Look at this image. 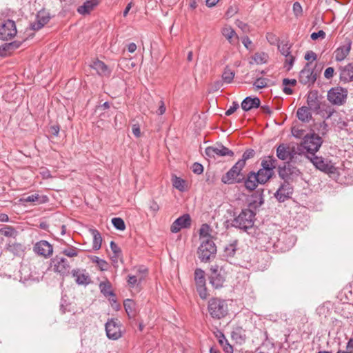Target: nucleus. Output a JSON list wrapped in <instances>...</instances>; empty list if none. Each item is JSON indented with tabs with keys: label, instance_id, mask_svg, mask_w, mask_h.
I'll use <instances>...</instances> for the list:
<instances>
[{
	"label": "nucleus",
	"instance_id": "24",
	"mask_svg": "<svg viewBox=\"0 0 353 353\" xmlns=\"http://www.w3.org/2000/svg\"><path fill=\"white\" fill-rule=\"evenodd\" d=\"M243 181L244 182L245 188L250 191L255 190L259 183V181L254 172H250L246 178L244 176Z\"/></svg>",
	"mask_w": 353,
	"mask_h": 353
},
{
	"label": "nucleus",
	"instance_id": "62",
	"mask_svg": "<svg viewBox=\"0 0 353 353\" xmlns=\"http://www.w3.org/2000/svg\"><path fill=\"white\" fill-rule=\"evenodd\" d=\"M307 61H315L317 59L316 54L312 50L307 51L304 57Z\"/></svg>",
	"mask_w": 353,
	"mask_h": 353
},
{
	"label": "nucleus",
	"instance_id": "57",
	"mask_svg": "<svg viewBox=\"0 0 353 353\" xmlns=\"http://www.w3.org/2000/svg\"><path fill=\"white\" fill-rule=\"evenodd\" d=\"M339 353H353V338L349 339L346 343L345 350H339Z\"/></svg>",
	"mask_w": 353,
	"mask_h": 353
},
{
	"label": "nucleus",
	"instance_id": "27",
	"mask_svg": "<svg viewBox=\"0 0 353 353\" xmlns=\"http://www.w3.org/2000/svg\"><path fill=\"white\" fill-rule=\"evenodd\" d=\"M46 196H39L38 194L23 196L19 199L21 203H34L37 204L44 203L48 201Z\"/></svg>",
	"mask_w": 353,
	"mask_h": 353
},
{
	"label": "nucleus",
	"instance_id": "10",
	"mask_svg": "<svg viewBox=\"0 0 353 353\" xmlns=\"http://www.w3.org/2000/svg\"><path fill=\"white\" fill-rule=\"evenodd\" d=\"M51 266L54 272L65 276L69 274L70 265L68 261L63 256H55L51 260Z\"/></svg>",
	"mask_w": 353,
	"mask_h": 353
},
{
	"label": "nucleus",
	"instance_id": "58",
	"mask_svg": "<svg viewBox=\"0 0 353 353\" xmlns=\"http://www.w3.org/2000/svg\"><path fill=\"white\" fill-rule=\"evenodd\" d=\"M192 170L194 174H201L203 172V166L199 163H194Z\"/></svg>",
	"mask_w": 353,
	"mask_h": 353
},
{
	"label": "nucleus",
	"instance_id": "28",
	"mask_svg": "<svg viewBox=\"0 0 353 353\" xmlns=\"http://www.w3.org/2000/svg\"><path fill=\"white\" fill-rule=\"evenodd\" d=\"M312 110L306 106H302L297 110L296 117L303 123H308L312 119Z\"/></svg>",
	"mask_w": 353,
	"mask_h": 353
},
{
	"label": "nucleus",
	"instance_id": "32",
	"mask_svg": "<svg viewBox=\"0 0 353 353\" xmlns=\"http://www.w3.org/2000/svg\"><path fill=\"white\" fill-rule=\"evenodd\" d=\"M97 4V0H88L77 8V12L82 15L90 14Z\"/></svg>",
	"mask_w": 353,
	"mask_h": 353
},
{
	"label": "nucleus",
	"instance_id": "31",
	"mask_svg": "<svg viewBox=\"0 0 353 353\" xmlns=\"http://www.w3.org/2000/svg\"><path fill=\"white\" fill-rule=\"evenodd\" d=\"M294 170L295 168L292 167L290 162H288L283 167H279V175L285 182H287L290 176L294 174Z\"/></svg>",
	"mask_w": 353,
	"mask_h": 353
},
{
	"label": "nucleus",
	"instance_id": "36",
	"mask_svg": "<svg viewBox=\"0 0 353 353\" xmlns=\"http://www.w3.org/2000/svg\"><path fill=\"white\" fill-rule=\"evenodd\" d=\"M7 250L14 256H21L24 252V246L19 243H9L7 245Z\"/></svg>",
	"mask_w": 353,
	"mask_h": 353
},
{
	"label": "nucleus",
	"instance_id": "45",
	"mask_svg": "<svg viewBox=\"0 0 353 353\" xmlns=\"http://www.w3.org/2000/svg\"><path fill=\"white\" fill-rule=\"evenodd\" d=\"M185 181L183 179L176 176L172 179L173 186L181 192L185 191Z\"/></svg>",
	"mask_w": 353,
	"mask_h": 353
},
{
	"label": "nucleus",
	"instance_id": "16",
	"mask_svg": "<svg viewBox=\"0 0 353 353\" xmlns=\"http://www.w3.org/2000/svg\"><path fill=\"white\" fill-rule=\"evenodd\" d=\"M191 225V218L188 214H183L176 219L171 225L170 231L177 233L181 229L188 228Z\"/></svg>",
	"mask_w": 353,
	"mask_h": 353
},
{
	"label": "nucleus",
	"instance_id": "14",
	"mask_svg": "<svg viewBox=\"0 0 353 353\" xmlns=\"http://www.w3.org/2000/svg\"><path fill=\"white\" fill-rule=\"evenodd\" d=\"M307 103L310 109L312 110L315 113H319L321 108H324L325 102H321L320 101L318 92L311 91L309 92L307 97Z\"/></svg>",
	"mask_w": 353,
	"mask_h": 353
},
{
	"label": "nucleus",
	"instance_id": "51",
	"mask_svg": "<svg viewBox=\"0 0 353 353\" xmlns=\"http://www.w3.org/2000/svg\"><path fill=\"white\" fill-rule=\"evenodd\" d=\"M334 123H335L336 126L338 127L339 129H345L347 126V122L345 119H342L339 113L338 112V117L333 118Z\"/></svg>",
	"mask_w": 353,
	"mask_h": 353
},
{
	"label": "nucleus",
	"instance_id": "56",
	"mask_svg": "<svg viewBox=\"0 0 353 353\" xmlns=\"http://www.w3.org/2000/svg\"><path fill=\"white\" fill-rule=\"evenodd\" d=\"M220 345L222 347L223 351L225 353H233V347L228 343V340H225L223 342L222 341Z\"/></svg>",
	"mask_w": 353,
	"mask_h": 353
},
{
	"label": "nucleus",
	"instance_id": "61",
	"mask_svg": "<svg viewBox=\"0 0 353 353\" xmlns=\"http://www.w3.org/2000/svg\"><path fill=\"white\" fill-rule=\"evenodd\" d=\"M239 108V105L238 102L234 101L232 105L230 107L228 110L225 112L226 116H230L233 114L238 108Z\"/></svg>",
	"mask_w": 353,
	"mask_h": 353
},
{
	"label": "nucleus",
	"instance_id": "4",
	"mask_svg": "<svg viewBox=\"0 0 353 353\" xmlns=\"http://www.w3.org/2000/svg\"><path fill=\"white\" fill-rule=\"evenodd\" d=\"M244 166L238 161L221 177V181L225 184H234L243 182L244 175L241 172Z\"/></svg>",
	"mask_w": 353,
	"mask_h": 353
},
{
	"label": "nucleus",
	"instance_id": "15",
	"mask_svg": "<svg viewBox=\"0 0 353 353\" xmlns=\"http://www.w3.org/2000/svg\"><path fill=\"white\" fill-rule=\"evenodd\" d=\"M292 193V185L288 182H284L274 193V196L279 202L282 203L290 199Z\"/></svg>",
	"mask_w": 353,
	"mask_h": 353
},
{
	"label": "nucleus",
	"instance_id": "38",
	"mask_svg": "<svg viewBox=\"0 0 353 353\" xmlns=\"http://www.w3.org/2000/svg\"><path fill=\"white\" fill-rule=\"evenodd\" d=\"M237 247V241H233L224 248V256L232 258L234 256Z\"/></svg>",
	"mask_w": 353,
	"mask_h": 353
},
{
	"label": "nucleus",
	"instance_id": "18",
	"mask_svg": "<svg viewBox=\"0 0 353 353\" xmlns=\"http://www.w3.org/2000/svg\"><path fill=\"white\" fill-rule=\"evenodd\" d=\"M34 251L37 254L47 258L52 255L53 248L52 245L47 241H40L34 245Z\"/></svg>",
	"mask_w": 353,
	"mask_h": 353
},
{
	"label": "nucleus",
	"instance_id": "7",
	"mask_svg": "<svg viewBox=\"0 0 353 353\" xmlns=\"http://www.w3.org/2000/svg\"><path fill=\"white\" fill-rule=\"evenodd\" d=\"M210 283L216 289L223 287L225 281L224 271L221 267L218 265H213L210 270L209 275Z\"/></svg>",
	"mask_w": 353,
	"mask_h": 353
},
{
	"label": "nucleus",
	"instance_id": "23",
	"mask_svg": "<svg viewBox=\"0 0 353 353\" xmlns=\"http://www.w3.org/2000/svg\"><path fill=\"white\" fill-rule=\"evenodd\" d=\"M90 66L100 76H109L111 73V70L108 65L100 60L94 61Z\"/></svg>",
	"mask_w": 353,
	"mask_h": 353
},
{
	"label": "nucleus",
	"instance_id": "48",
	"mask_svg": "<svg viewBox=\"0 0 353 353\" xmlns=\"http://www.w3.org/2000/svg\"><path fill=\"white\" fill-rule=\"evenodd\" d=\"M268 55L265 52H256L253 56V59L257 64L266 63Z\"/></svg>",
	"mask_w": 353,
	"mask_h": 353
},
{
	"label": "nucleus",
	"instance_id": "13",
	"mask_svg": "<svg viewBox=\"0 0 353 353\" xmlns=\"http://www.w3.org/2000/svg\"><path fill=\"white\" fill-rule=\"evenodd\" d=\"M106 335L109 339L117 340L122 336L121 325L118 319H111L105 323Z\"/></svg>",
	"mask_w": 353,
	"mask_h": 353
},
{
	"label": "nucleus",
	"instance_id": "20",
	"mask_svg": "<svg viewBox=\"0 0 353 353\" xmlns=\"http://www.w3.org/2000/svg\"><path fill=\"white\" fill-rule=\"evenodd\" d=\"M351 41L350 39H345V44L339 47L334 51L335 60L336 61H341L346 58L351 50Z\"/></svg>",
	"mask_w": 353,
	"mask_h": 353
},
{
	"label": "nucleus",
	"instance_id": "60",
	"mask_svg": "<svg viewBox=\"0 0 353 353\" xmlns=\"http://www.w3.org/2000/svg\"><path fill=\"white\" fill-rule=\"evenodd\" d=\"M292 134L296 138H301L304 134V130L298 128H292Z\"/></svg>",
	"mask_w": 353,
	"mask_h": 353
},
{
	"label": "nucleus",
	"instance_id": "59",
	"mask_svg": "<svg viewBox=\"0 0 353 353\" xmlns=\"http://www.w3.org/2000/svg\"><path fill=\"white\" fill-rule=\"evenodd\" d=\"M293 12L296 17L301 16L303 12L302 6L299 2H295L293 4Z\"/></svg>",
	"mask_w": 353,
	"mask_h": 353
},
{
	"label": "nucleus",
	"instance_id": "42",
	"mask_svg": "<svg viewBox=\"0 0 353 353\" xmlns=\"http://www.w3.org/2000/svg\"><path fill=\"white\" fill-rule=\"evenodd\" d=\"M0 234L7 237H15L17 235V231L12 226L5 225L0 229Z\"/></svg>",
	"mask_w": 353,
	"mask_h": 353
},
{
	"label": "nucleus",
	"instance_id": "19",
	"mask_svg": "<svg viewBox=\"0 0 353 353\" xmlns=\"http://www.w3.org/2000/svg\"><path fill=\"white\" fill-rule=\"evenodd\" d=\"M50 14L45 11L41 10L37 14L36 22L31 24V28L34 30H39L41 29L50 21Z\"/></svg>",
	"mask_w": 353,
	"mask_h": 353
},
{
	"label": "nucleus",
	"instance_id": "64",
	"mask_svg": "<svg viewBox=\"0 0 353 353\" xmlns=\"http://www.w3.org/2000/svg\"><path fill=\"white\" fill-rule=\"evenodd\" d=\"M334 69L332 67H329L325 69L324 72V77L327 79H330L333 77Z\"/></svg>",
	"mask_w": 353,
	"mask_h": 353
},
{
	"label": "nucleus",
	"instance_id": "63",
	"mask_svg": "<svg viewBox=\"0 0 353 353\" xmlns=\"http://www.w3.org/2000/svg\"><path fill=\"white\" fill-rule=\"evenodd\" d=\"M310 37L312 40H316L319 37L324 39L325 37V32L323 30H319L317 32L312 33Z\"/></svg>",
	"mask_w": 353,
	"mask_h": 353
},
{
	"label": "nucleus",
	"instance_id": "52",
	"mask_svg": "<svg viewBox=\"0 0 353 353\" xmlns=\"http://www.w3.org/2000/svg\"><path fill=\"white\" fill-rule=\"evenodd\" d=\"M285 67L288 71L290 70L294 65L295 57L292 54L285 56Z\"/></svg>",
	"mask_w": 353,
	"mask_h": 353
},
{
	"label": "nucleus",
	"instance_id": "11",
	"mask_svg": "<svg viewBox=\"0 0 353 353\" xmlns=\"http://www.w3.org/2000/svg\"><path fill=\"white\" fill-rule=\"evenodd\" d=\"M16 25L14 21L8 19L0 25V39L10 40L17 34Z\"/></svg>",
	"mask_w": 353,
	"mask_h": 353
},
{
	"label": "nucleus",
	"instance_id": "50",
	"mask_svg": "<svg viewBox=\"0 0 353 353\" xmlns=\"http://www.w3.org/2000/svg\"><path fill=\"white\" fill-rule=\"evenodd\" d=\"M316 130L318 132V135L325 136L328 131V125L325 122L322 121L319 123L316 124Z\"/></svg>",
	"mask_w": 353,
	"mask_h": 353
},
{
	"label": "nucleus",
	"instance_id": "49",
	"mask_svg": "<svg viewBox=\"0 0 353 353\" xmlns=\"http://www.w3.org/2000/svg\"><path fill=\"white\" fill-rule=\"evenodd\" d=\"M112 223L114 227L119 230H124L125 228V225L124 221L119 217H115L112 219Z\"/></svg>",
	"mask_w": 353,
	"mask_h": 353
},
{
	"label": "nucleus",
	"instance_id": "39",
	"mask_svg": "<svg viewBox=\"0 0 353 353\" xmlns=\"http://www.w3.org/2000/svg\"><path fill=\"white\" fill-rule=\"evenodd\" d=\"M93 236V245L92 248L95 250L100 249L101 246L102 238L101 234L97 230L92 229L90 230Z\"/></svg>",
	"mask_w": 353,
	"mask_h": 353
},
{
	"label": "nucleus",
	"instance_id": "55",
	"mask_svg": "<svg viewBox=\"0 0 353 353\" xmlns=\"http://www.w3.org/2000/svg\"><path fill=\"white\" fill-rule=\"evenodd\" d=\"M110 248L114 253V257H119L121 253L120 248L114 241L110 242Z\"/></svg>",
	"mask_w": 353,
	"mask_h": 353
},
{
	"label": "nucleus",
	"instance_id": "47",
	"mask_svg": "<svg viewBox=\"0 0 353 353\" xmlns=\"http://www.w3.org/2000/svg\"><path fill=\"white\" fill-rule=\"evenodd\" d=\"M278 49L283 56L291 54L290 46L288 42L281 41L278 44Z\"/></svg>",
	"mask_w": 353,
	"mask_h": 353
},
{
	"label": "nucleus",
	"instance_id": "1",
	"mask_svg": "<svg viewBox=\"0 0 353 353\" xmlns=\"http://www.w3.org/2000/svg\"><path fill=\"white\" fill-rule=\"evenodd\" d=\"M263 203V200L260 198L259 201H254L249 205L248 209H243L240 214L232 221V225L236 228L246 231L252 228L255 220V212L252 209L256 210Z\"/></svg>",
	"mask_w": 353,
	"mask_h": 353
},
{
	"label": "nucleus",
	"instance_id": "44",
	"mask_svg": "<svg viewBox=\"0 0 353 353\" xmlns=\"http://www.w3.org/2000/svg\"><path fill=\"white\" fill-rule=\"evenodd\" d=\"M255 155V151L253 149H247L243 154L242 158L238 161L239 163H242L245 167L246 161L252 159Z\"/></svg>",
	"mask_w": 353,
	"mask_h": 353
},
{
	"label": "nucleus",
	"instance_id": "25",
	"mask_svg": "<svg viewBox=\"0 0 353 353\" xmlns=\"http://www.w3.org/2000/svg\"><path fill=\"white\" fill-rule=\"evenodd\" d=\"M261 101L258 97L252 98L251 97H245L242 103L241 108L244 111H249L252 108H257L260 106Z\"/></svg>",
	"mask_w": 353,
	"mask_h": 353
},
{
	"label": "nucleus",
	"instance_id": "3",
	"mask_svg": "<svg viewBox=\"0 0 353 353\" xmlns=\"http://www.w3.org/2000/svg\"><path fill=\"white\" fill-rule=\"evenodd\" d=\"M198 256L202 262H208L214 258L216 253V247L212 239H203L198 248Z\"/></svg>",
	"mask_w": 353,
	"mask_h": 353
},
{
	"label": "nucleus",
	"instance_id": "2",
	"mask_svg": "<svg viewBox=\"0 0 353 353\" xmlns=\"http://www.w3.org/2000/svg\"><path fill=\"white\" fill-rule=\"evenodd\" d=\"M208 311L214 319H223L228 313V303L224 299L217 297L211 298L208 303Z\"/></svg>",
	"mask_w": 353,
	"mask_h": 353
},
{
	"label": "nucleus",
	"instance_id": "37",
	"mask_svg": "<svg viewBox=\"0 0 353 353\" xmlns=\"http://www.w3.org/2000/svg\"><path fill=\"white\" fill-rule=\"evenodd\" d=\"M318 114H321L322 115V117L325 119H329V118L333 119L334 117H338V112H336L333 108L327 105L325 103L324 108H321V109L320 110V111Z\"/></svg>",
	"mask_w": 353,
	"mask_h": 353
},
{
	"label": "nucleus",
	"instance_id": "21",
	"mask_svg": "<svg viewBox=\"0 0 353 353\" xmlns=\"http://www.w3.org/2000/svg\"><path fill=\"white\" fill-rule=\"evenodd\" d=\"M72 276L78 285H88L90 283V277L85 270L74 269L72 271Z\"/></svg>",
	"mask_w": 353,
	"mask_h": 353
},
{
	"label": "nucleus",
	"instance_id": "40",
	"mask_svg": "<svg viewBox=\"0 0 353 353\" xmlns=\"http://www.w3.org/2000/svg\"><path fill=\"white\" fill-rule=\"evenodd\" d=\"M101 292L105 296H113L114 293L112 291V285L108 280L101 282L99 284Z\"/></svg>",
	"mask_w": 353,
	"mask_h": 353
},
{
	"label": "nucleus",
	"instance_id": "43",
	"mask_svg": "<svg viewBox=\"0 0 353 353\" xmlns=\"http://www.w3.org/2000/svg\"><path fill=\"white\" fill-rule=\"evenodd\" d=\"M234 75V72L227 67L222 74V79L225 83H230L232 82Z\"/></svg>",
	"mask_w": 353,
	"mask_h": 353
},
{
	"label": "nucleus",
	"instance_id": "53",
	"mask_svg": "<svg viewBox=\"0 0 353 353\" xmlns=\"http://www.w3.org/2000/svg\"><path fill=\"white\" fill-rule=\"evenodd\" d=\"M268 80L265 78H259L253 83L256 89H261L267 86Z\"/></svg>",
	"mask_w": 353,
	"mask_h": 353
},
{
	"label": "nucleus",
	"instance_id": "34",
	"mask_svg": "<svg viewBox=\"0 0 353 353\" xmlns=\"http://www.w3.org/2000/svg\"><path fill=\"white\" fill-rule=\"evenodd\" d=\"M277 161L272 156H268L261 161V168L265 170H270L274 172V170L276 168Z\"/></svg>",
	"mask_w": 353,
	"mask_h": 353
},
{
	"label": "nucleus",
	"instance_id": "22",
	"mask_svg": "<svg viewBox=\"0 0 353 353\" xmlns=\"http://www.w3.org/2000/svg\"><path fill=\"white\" fill-rule=\"evenodd\" d=\"M147 270L145 268L139 269L135 275L129 274L128 276V283L130 288L138 285L145 278Z\"/></svg>",
	"mask_w": 353,
	"mask_h": 353
},
{
	"label": "nucleus",
	"instance_id": "29",
	"mask_svg": "<svg viewBox=\"0 0 353 353\" xmlns=\"http://www.w3.org/2000/svg\"><path fill=\"white\" fill-rule=\"evenodd\" d=\"M340 79L344 82L353 81V63H349L341 69Z\"/></svg>",
	"mask_w": 353,
	"mask_h": 353
},
{
	"label": "nucleus",
	"instance_id": "35",
	"mask_svg": "<svg viewBox=\"0 0 353 353\" xmlns=\"http://www.w3.org/2000/svg\"><path fill=\"white\" fill-rule=\"evenodd\" d=\"M256 176L259 181V184H265L266 183L274 174V172H271L270 170H265V169H259V170L256 173Z\"/></svg>",
	"mask_w": 353,
	"mask_h": 353
},
{
	"label": "nucleus",
	"instance_id": "33",
	"mask_svg": "<svg viewBox=\"0 0 353 353\" xmlns=\"http://www.w3.org/2000/svg\"><path fill=\"white\" fill-rule=\"evenodd\" d=\"M61 243L65 245V247L62 249L61 253L69 258L77 256L79 253L81 251V249L65 243L63 240H61Z\"/></svg>",
	"mask_w": 353,
	"mask_h": 353
},
{
	"label": "nucleus",
	"instance_id": "41",
	"mask_svg": "<svg viewBox=\"0 0 353 353\" xmlns=\"http://www.w3.org/2000/svg\"><path fill=\"white\" fill-rule=\"evenodd\" d=\"M125 312L129 316L135 314V303L132 299H126L123 303Z\"/></svg>",
	"mask_w": 353,
	"mask_h": 353
},
{
	"label": "nucleus",
	"instance_id": "54",
	"mask_svg": "<svg viewBox=\"0 0 353 353\" xmlns=\"http://www.w3.org/2000/svg\"><path fill=\"white\" fill-rule=\"evenodd\" d=\"M93 261L97 264L101 270H107L108 264L105 260L101 259L97 256H94Z\"/></svg>",
	"mask_w": 353,
	"mask_h": 353
},
{
	"label": "nucleus",
	"instance_id": "12",
	"mask_svg": "<svg viewBox=\"0 0 353 353\" xmlns=\"http://www.w3.org/2000/svg\"><path fill=\"white\" fill-rule=\"evenodd\" d=\"M194 281L196 290L202 299H205L208 296L207 289L205 288V272L200 268H196L194 271Z\"/></svg>",
	"mask_w": 353,
	"mask_h": 353
},
{
	"label": "nucleus",
	"instance_id": "46",
	"mask_svg": "<svg viewBox=\"0 0 353 353\" xmlns=\"http://www.w3.org/2000/svg\"><path fill=\"white\" fill-rule=\"evenodd\" d=\"M209 231H210V227L208 224L205 223L201 225V227L199 230V236H200L201 241L203 239H211L210 234H209Z\"/></svg>",
	"mask_w": 353,
	"mask_h": 353
},
{
	"label": "nucleus",
	"instance_id": "30",
	"mask_svg": "<svg viewBox=\"0 0 353 353\" xmlns=\"http://www.w3.org/2000/svg\"><path fill=\"white\" fill-rule=\"evenodd\" d=\"M290 147L284 143H281L276 148V157L282 161H290Z\"/></svg>",
	"mask_w": 353,
	"mask_h": 353
},
{
	"label": "nucleus",
	"instance_id": "8",
	"mask_svg": "<svg viewBox=\"0 0 353 353\" xmlns=\"http://www.w3.org/2000/svg\"><path fill=\"white\" fill-rule=\"evenodd\" d=\"M347 96V89L341 87L332 88L327 92L328 101L331 103L338 105H341L345 102Z\"/></svg>",
	"mask_w": 353,
	"mask_h": 353
},
{
	"label": "nucleus",
	"instance_id": "26",
	"mask_svg": "<svg viewBox=\"0 0 353 353\" xmlns=\"http://www.w3.org/2000/svg\"><path fill=\"white\" fill-rule=\"evenodd\" d=\"M221 33L230 44L234 45L238 42V36L231 26H225L221 30Z\"/></svg>",
	"mask_w": 353,
	"mask_h": 353
},
{
	"label": "nucleus",
	"instance_id": "17",
	"mask_svg": "<svg viewBox=\"0 0 353 353\" xmlns=\"http://www.w3.org/2000/svg\"><path fill=\"white\" fill-rule=\"evenodd\" d=\"M205 154L208 157H214L215 154L221 157L234 155V152L224 145L219 144L216 146H210L206 148Z\"/></svg>",
	"mask_w": 353,
	"mask_h": 353
},
{
	"label": "nucleus",
	"instance_id": "6",
	"mask_svg": "<svg viewBox=\"0 0 353 353\" xmlns=\"http://www.w3.org/2000/svg\"><path fill=\"white\" fill-rule=\"evenodd\" d=\"M317 79V73L311 62L307 63L304 68L299 72V81L308 87L313 85Z\"/></svg>",
	"mask_w": 353,
	"mask_h": 353
},
{
	"label": "nucleus",
	"instance_id": "5",
	"mask_svg": "<svg viewBox=\"0 0 353 353\" xmlns=\"http://www.w3.org/2000/svg\"><path fill=\"white\" fill-rule=\"evenodd\" d=\"M323 143L322 138L315 133L304 136L301 146L313 156L319 150Z\"/></svg>",
	"mask_w": 353,
	"mask_h": 353
},
{
	"label": "nucleus",
	"instance_id": "9",
	"mask_svg": "<svg viewBox=\"0 0 353 353\" xmlns=\"http://www.w3.org/2000/svg\"><path fill=\"white\" fill-rule=\"evenodd\" d=\"M313 165L319 170L325 173H334L336 168L331 161L325 159L322 157H318L315 154L308 157Z\"/></svg>",
	"mask_w": 353,
	"mask_h": 353
}]
</instances>
